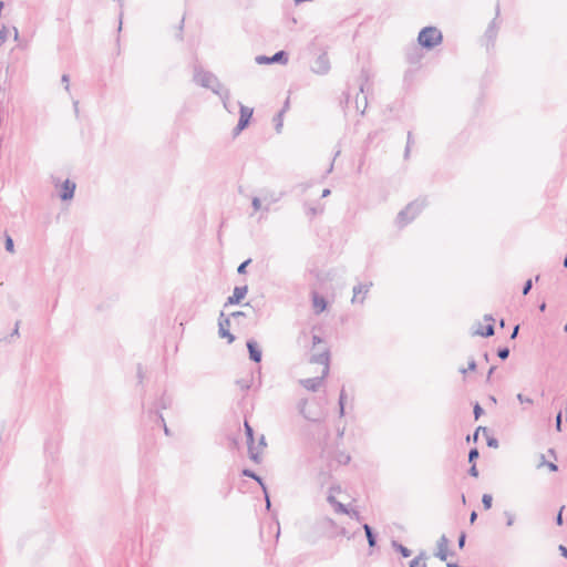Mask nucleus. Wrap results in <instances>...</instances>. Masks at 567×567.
I'll use <instances>...</instances> for the list:
<instances>
[{
	"instance_id": "nucleus-29",
	"label": "nucleus",
	"mask_w": 567,
	"mask_h": 567,
	"mask_svg": "<svg viewBox=\"0 0 567 567\" xmlns=\"http://www.w3.org/2000/svg\"><path fill=\"white\" fill-rule=\"evenodd\" d=\"M244 425H245V433L247 436V444L255 443L254 429L250 426V424L247 421H245Z\"/></svg>"
},
{
	"instance_id": "nucleus-51",
	"label": "nucleus",
	"mask_w": 567,
	"mask_h": 567,
	"mask_svg": "<svg viewBox=\"0 0 567 567\" xmlns=\"http://www.w3.org/2000/svg\"><path fill=\"white\" fill-rule=\"evenodd\" d=\"M7 34H8V31H7L6 27H3V28L0 30V45H1L2 43H4V42H6V40H7Z\"/></svg>"
},
{
	"instance_id": "nucleus-34",
	"label": "nucleus",
	"mask_w": 567,
	"mask_h": 567,
	"mask_svg": "<svg viewBox=\"0 0 567 567\" xmlns=\"http://www.w3.org/2000/svg\"><path fill=\"white\" fill-rule=\"evenodd\" d=\"M307 403H308V402H307V400H306V399L300 400V401H299V403H298V410H299V413H300L305 419H307V420H311V419L306 414V411H305Z\"/></svg>"
},
{
	"instance_id": "nucleus-45",
	"label": "nucleus",
	"mask_w": 567,
	"mask_h": 567,
	"mask_svg": "<svg viewBox=\"0 0 567 567\" xmlns=\"http://www.w3.org/2000/svg\"><path fill=\"white\" fill-rule=\"evenodd\" d=\"M237 384L241 388V390L247 391L250 389V382L248 380H238Z\"/></svg>"
},
{
	"instance_id": "nucleus-32",
	"label": "nucleus",
	"mask_w": 567,
	"mask_h": 567,
	"mask_svg": "<svg viewBox=\"0 0 567 567\" xmlns=\"http://www.w3.org/2000/svg\"><path fill=\"white\" fill-rule=\"evenodd\" d=\"M511 350L508 347H501L497 349V357L501 360H506L509 357Z\"/></svg>"
},
{
	"instance_id": "nucleus-62",
	"label": "nucleus",
	"mask_w": 567,
	"mask_h": 567,
	"mask_svg": "<svg viewBox=\"0 0 567 567\" xmlns=\"http://www.w3.org/2000/svg\"><path fill=\"white\" fill-rule=\"evenodd\" d=\"M558 549H559V551H560L561 556H564L565 558H567V547H566V546H564V545H559Z\"/></svg>"
},
{
	"instance_id": "nucleus-35",
	"label": "nucleus",
	"mask_w": 567,
	"mask_h": 567,
	"mask_svg": "<svg viewBox=\"0 0 567 567\" xmlns=\"http://www.w3.org/2000/svg\"><path fill=\"white\" fill-rule=\"evenodd\" d=\"M478 456H480V452L476 447H473L468 451V462L470 463H472V464L475 463L476 460L478 458Z\"/></svg>"
},
{
	"instance_id": "nucleus-20",
	"label": "nucleus",
	"mask_w": 567,
	"mask_h": 567,
	"mask_svg": "<svg viewBox=\"0 0 567 567\" xmlns=\"http://www.w3.org/2000/svg\"><path fill=\"white\" fill-rule=\"evenodd\" d=\"M363 529L370 548L377 546L378 535L369 524H363Z\"/></svg>"
},
{
	"instance_id": "nucleus-11",
	"label": "nucleus",
	"mask_w": 567,
	"mask_h": 567,
	"mask_svg": "<svg viewBox=\"0 0 567 567\" xmlns=\"http://www.w3.org/2000/svg\"><path fill=\"white\" fill-rule=\"evenodd\" d=\"M311 70L317 74H326L330 70V62L327 53H321L313 62Z\"/></svg>"
},
{
	"instance_id": "nucleus-19",
	"label": "nucleus",
	"mask_w": 567,
	"mask_h": 567,
	"mask_svg": "<svg viewBox=\"0 0 567 567\" xmlns=\"http://www.w3.org/2000/svg\"><path fill=\"white\" fill-rule=\"evenodd\" d=\"M311 300L317 313L323 312L328 307L327 299L316 291H312Z\"/></svg>"
},
{
	"instance_id": "nucleus-44",
	"label": "nucleus",
	"mask_w": 567,
	"mask_h": 567,
	"mask_svg": "<svg viewBox=\"0 0 567 567\" xmlns=\"http://www.w3.org/2000/svg\"><path fill=\"white\" fill-rule=\"evenodd\" d=\"M486 443H487V446H489V447H494V449L498 447V440L494 436L487 437Z\"/></svg>"
},
{
	"instance_id": "nucleus-5",
	"label": "nucleus",
	"mask_w": 567,
	"mask_h": 567,
	"mask_svg": "<svg viewBox=\"0 0 567 567\" xmlns=\"http://www.w3.org/2000/svg\"><path fill=\"white\" fill-rule=\"evenodd\" d=\"M237 104L239 105V120L233 131L234 136L239 135L245 128L248 127L254 114V109L245 106L240 102Z\"/></svg>"
},
{
	"instance_id": "nucleus-15",
	"label": "nucleus",
	"mask_w": 567,
	"mask_h": 567,
	"mask_svg": "<svg viewBox=\"0 0 567 567\" xmlns=\"http://www.w3.org/2000/svg\"><path fill=\"white\" fill-rule=\"evenodd\" d=\"M285 192H279V193H276L274 190H270V189H262L261 190V198L267 202L268 204H274V203H277L279 202L284 196H285ZM266 212L269 210V205H267L265 208H264Z\"/></svg>"
},
{
	"instance_id": "nucleus-21",
	"label": "nucleus",
	"mask_w": 567,
	"mask_h": 567,
	"mask_svg": "<svg viewBox=\"0 0 567 567\" xmlns=\"http://www.w3.org/2000/svg\"><path fill=\"white\" fill-rule=\"evenodd\" d=\"M327 501L328 503L333 506L334 511L339 514H350L348 507L340 503L339 501H337V498L333 496V495H328L327 497Z\"/></svg>"
},
{
	"instance_id": "nucleus-4",
	"label": "nucleus",
	"mask_w": 567,
	"mask_h": 567,
	"mask_svg": "<svg viewBox=\"0 0 567 567\" xmlns=\"http://www.w3.org/2000/svg\"><path fill=\"white\" fill-rule=\"evenodd\" d=\"M369 80H370V72L368 69L363 68L361 70L360 76H359V90H360V93L363 95L361 99H359V96H357V99H355L357 110H360V107L362 105L361 114L364 113V111L368 106V96L365 94V87H367Z\"/></svg>"
},
{
	"instance_id": "nucleus-54",
	"label": "nucleus",
	"mask_w": 567,
	"mask_h": 567,
	"mask_svg": "<svg viewBox=\"0 0 567 567\" xmlns=\"http://www.w3.org/2000/svg\"><path fill=\"white\" fill-rule=\"evenodd\" d=\"M183 28H184V19H182L179 25H178V32L176 34V38L178 40H183Z\"/></svg>"
},
{
	"instance_id": "nucleus-64",
	"label": "nucleus",
	"mask_w": 567,
	"mask_h": 567,
	"mask_svg": "<svg viewBox=\"0 0 567 567\" xmlns=\"http://www.w3.org/2000/svg\"><path fill=\"white\" fill-rule=\"evenodd\" d=\"M318 210L317 208L315 207H310L308 210H307V214L310 215V216H315L317 215Z\"/></svg>"
},
{
	"instance_id": "nucleus-59",
	"label": "nucleus",
	"mask_w": 567,
	"mask_h": 567,
	"mask_svg": "<svg viewBox=\"0 0 567 567\" xmlns=\"http://www.w3.org/2000/svg\"><path fill=\"white\" fill-rule=\"evenodd\" d=\"M481 430H482L484 433L487 431V429H486V427L478 426V427L476 429V431L474 432V434H473V439H474V441H476V440H477V435H478V432H480Z\"/></svg>"
},
{
	"instance_id": "nucleus-52",
	"label": "nucleus",
	"mask_w": 567,
	"mask_h": 567,
	"mask_svg": "<svg viewBox=\"0 0 567 567\" xmlns=\"http://www.w3.org/2000/svg\"><path fill=\"white\" fill-rule=\"evenodd\" d=\"M555 425L557 431H561V412L556 415Z\"/></svg>"
},
{
	"instance_id": "nucleus-26",
	"label": "nucleus",
	"mask_w": 567,
	"mask_h": 567,
	"mask_svg": "<svg viewBox=\"0 0 567 567\" xmlns=\"http://www.w3.org/2000/svg\"><path fill=\"white\" fill-rule=\"evenodd\" d=\"M147 414H148L150 419L154 417V421L156 423L161 424L162 426H164V424H166L163 414L161 412H158L157 410L148 409Z\"/></svg>"
},
{
	"instance_id": "nucleus-1",
	"label": "nucleus",
	"mask_w": 567,
	"mask_h": 567,
	"mask_svg": "<svg viewBox=\"0 0 567 567\" xmlns=\"http://www.w3.org/2000/svg\"><path fill=\"white\" fill-rule=\"evenodd\" d=\"M193 81L205 89H209L213 93L218 95L223 101L224 107H227V101L230 96L228 89H225L219 82L218 78L210 71L204 70L200 65H194Z\"/></svg>"
},
{
	"instance_id": "nucleus-41",
	"label": "nucleus",
	"mask_w": 567,
	"mask_h": 567,
	"mask_svg": "<svg viewBox=\"0 0 567 567\" xmlns=\"http://www.w3.org/2000/svg\"><path fill=\"white\" fill-rule=\"evenodd\" d=\"M251 206H252L255 212L261 209V199L259 197H252Z\"/></svg>"
},
{
	"instance_id": "nucleus-33",
	"label": "nucleus",
	"mask_w": 567,
	"mask_h": 567,
	"mask_svg": "<svg viewBox=\"0 0 567 567\" xmlns=\"http://www.w3.org/2000/svg\"><path fill=\"white\" fill-rule=\"evenodd\" d=\"M412 143H413L412 132H408L406 146L404 150V158L405 159L409 158Z\"/></svg>"
},
{
	"instance_id": "nucleus-8",
	"label": "nucleus",
	"mask_w": 567,
	"mask_h": 567,
	"mask_svg": "<svg viewBox=\"0 0 567 567\" xmlns=\"http://www.w3.org/2000/svg\"><path fill=\"white\" fill-rule=\"evenodd\" d=\"M241 475L246 476V477H249V478H252L254 481H256L260 485V487L262 489V493H264L265 502H266V508L270 509V506H271L270 496H269L268 488H267L262 477L259 476L256 472H254L250 468H244L241 471Z\"/></svg>"
},
{
	"instance_id": "nucleus-30",
	"label": "nucleus",
	"mask_w": 567,
	"mask_h": 567,
	"mask_svg": "<svg viewBox=\"0 0 567 567\" xmlns=\"http://www.w3.org/2000/svg\"><path fill=\"white\" fill-rule=\"evenodd\" d=\"M4 248L8 252H14V243L10 235L6 233L4 235Z\"/></svg>"
},
{
	"instance_id": "nucleus-48",
	"label": "nucleus",
	"mask_w": 567,
	"mask_h": 567,
	"mask_svg": "<svg viewBox=\"0 0 567 567\" xmlns=\"http://www.w3.org/2000/svg\"><path fill=\"white\" fill-rule=\"evenodd\" d=\"M285 112V110H281L278 114H277V123H276V131L277 132H280V128L282 126V122H281V115L282 113Z\"/></svg>"
},
{
	"instance_id": "nucleus-6",
	"label": "nucleus",
	"mask_w": 567,
	"mask_h": 567,
	"mask_svg": "<svg viewBox=\"0 0 567 567\" xmlns=\"http://www.w3.org/2000/svg\"><path fill=\"white\" fill-rule=\"evenodd\" d=\"M499 11H501L499 4L497 3L496 4V17L491 21V23L488 24V27L485 31V34H484V38L486 40V49L487 50H489L491 48L494 47L497 33H498V25L496 23V19L499 16Z\"/></svg>"
},
{
	"instance_id": "nucleus-47",
	"label": "nucleus",
	"mask_w": 567,
	"mask_h": 567,
	"mask_svg": "<svg viewBox=\"0 0 567 567\" xmlns=\"http://www.w3.org/2000/svg\"><path fill=\"white\" fill-rule=\"evenodd\" d=\"M426 563L422 561L420 563L417 559L413 558L410 564H409V567H426Z\"/></svg>"
},
{
	"instance_id": "nucleus-10",
	"label": "nucleus",
	"mask_w": 567,
	"mask_h": 567,
	"mask_svg": "<svg viewBox=\"0 0 567 567\" xmlns=\"http://www.w3.org/2000/svg\"><path fill=\"white\" fill-rule=\"evenodd\" d=\"M311 363L322 364L323 368V377H327L329 373V364H330V351L329 349H324L323 351L319 353H313L310 357Z\"/></svg>"
},
{
	"instance_id": "nucleus-38",
	"label": "nucleus",
	"mask_w": 567,
	"mask_h": 567,
	"mask_svg": "<svg viewBox=\"0 0 567 567\" xmlns=\"http://www.w3.org/2000/svg\"><path fill=\"white\" fill-rule=\"evenodd\" d=\"M533 288V279H527L523 286V295L526 296L529 293V291L532 290Z\"/></svg>"
},
{
	"instance_id": "nucleus-37",
	"label": "nucleus",
	"mask_w": 567,
	"mask_h": 567,
	"mask_svg": "<svg viewBox=\"0 0 567 567\" xmlns=\"http://www.w3.org/2000/svg\"><path fill=\"white\" fill-rule=\"evenodd\" d=\"M19 323H20L19 321H17V322H16V327H14V329H13L12 333H11V334H9V336H7V337L3 339V341H6V342H10V341H11V338H13V337H16V336H19ZM1 342H2V340L0 339V343H1Z\"/></svg>"
},
{
	"instance_id": "nucleus-24",
	"label": "nucleus",
	"mask_w": 567,
	"mask_h": 567,
	"mask_svg": "<svg viewBox=\"0 0 567 567\" xmlns=\"http://www.w3.org/2000/svg\"><path fill=\"white\" fill-rule=\"evenodd\" d=\"M422 59V54L417 48H412L406 52V60L411 64H416Z\"/></svg>"
},
{
	"instance_id": "nucleus-49",
	"label": "nucleus",
	"mask_w": 567,
	"mask_h": 567,
	"mask_svg": "<svg viewBox=\"0 0 567 567\" xmlns=\"http://www.w3.org/2000/svg\"><path fill=\"white\" fill-rule=\"evenodd\" d=\"M517 400L520 402V403H528V404H533V400L523 395L522 393H518L517 394Z\"/></svg>"
},
{
	"instance_id": "nucleus-50",
	"label": "nucleus",
	"mask_w": 567,
	"mask_h": 567,
	"mask_svg": "<svg viewBox=\"0 0 567 567\" xmlns=\"http://www.w3.org/2000/svg\"><path fill=\"white\" fill-rule=\"evenodd\" d=\"M230 317L235 320H239L240 318H246V313L243 311H234L230 313Z\"/></svg>"
},
{
	"instance_id": "nucleus-9",
	"label": "nucleus",
	"mask_w": 567,
	"mask_h": 567,
	"mask_svg": "<svg viewBox=\"0 0 567 567\" xmlns=\"http://www.w3.org/2000/svg\"><path fill=\"white\" fill-rule=\"evenodd\" d=\"M230 320L229 317H226L221 311L218 318V334L220 338L227 339L228 343H233L235 341V336L229 331Z\"/></svg>"
},
{
	"instance_id": "nucleus-25",
	"label": "nucleus",
	"mask_w": 567,
	"mask_h": 567,
	"mask_svg": "<svg viewBox=\"0 0 567 567\" xmlns=\"http://www.w3.org/2000/svg\"><path fill=\"white\" fill-rule=\"evenodd\" d=\"M392 547L395 551L400 553L402 557L408 558L411 556L412 551L405 547L404 545L400 544L396 540L392 542Z\"/></svg>"
},
{
	"instance_id": "nucleus-57",
	"label": "nucleus",
	"mask_w": 567,
	"mask_h": 567,
	"mask_svg": "<svg viewBox=\"0 0 567 567\" xmlns=\"http://www.w3.org/2000/svg\"><path fill=\"white\" fill-rule=\"evenodd\" d=\"M61 81L62 83L65 84V90L69 91V82H70V76L68 74H63L62 78H61Z\"/></svg>"
},
{
	"instance_id": "nucleus-14",
	"label": "nucleus",
	"mask_w": 567,
	"mask_h": 567,
	"mask_svg": "<svg viewBox=\"0 0 567 567\" xmlns=\"http://www.w3.org/2000/svg\"><path fill=\"white\" fill-rule=\"evenodd\" d=\"M75 187L76 186L74 182L65 179L61 185V190L59 194L60 198L64 202L72 199L74 197Z\"/></svg>"
},
{
	"instance_id": "nucleus-53",
	"label": "nucleus",
	"mask_w": 567,
	"mask_h": 567,
	"mask_svg": "<svg viewBox=\"0 0 567 567\" xmlns=\"http://www.w3.org/2000/svg\"><path fill=\"white\" fill-rule=\"evenodd\" d=\"M415 559H417L420 563L424 561L426 563V559H427V555L424 550H421L419 553V555L416 557H414Z\"/></svg>"
},
{
	"instance_id": "nucleus-43",
	"label": "nucleus",
	"mask_w": 567,
	"mask_h": 567,
	"mask_svg": "<svg viewBox=\"0 0 567 567\" xmlns=\"http://www.w3.org/2000/svg\"><path fill=\"white\" fill-rule=\"evenodd\" d=\"M565 506H561L560 509L558 511L557 515H556V518H555V522L558 526H561L564 524V519H563V511H564Z\"/></svg>"
},
{
	"instance_id": "nucleus-58",
	"label": "nucleus",
	"mask_w": 567,
	"mask_h": 567,
	"mask_svg": "<svg viewBox=\"0 0 567 567\" xmlns=\"http://www.w3.org/2000/svg\"><path fill=\"white\" fill-rule=\"evenodd\" d=\"M546 466L548 467V470H549L550 472H557V471H558V466H557V464H555V463H553V462H547V463H546Z\"/></svg>"
},
{
	"instance_id": "nucleus-56",
	"label": "nucleus",
	"mask_w": 567,
	"mask_h": 567,
	"mask_svg": "<svg viewBox=\"0 0 567 567\" xmlns=\"http://www.w3.org/2000/svg\"><path fill=\"white\" fill-rule=\"evenodd\" d=\"M477 368V364H476V361L472 358L470 361H468V367H467V370L468 371H475Z\"/></svg>"
},
{
	"instance_id": "nucleus-42",
	"label": "nucleus",
	"mask_w": 567,
	"mask_h": 567,
	"mask_svg": "<svg viewBox=\"0 0 567 567\" xmlns=\"http://www.w3.org/2000/svg\"><path fill=\"white\" fill-rule=\"evenodd\" d=\"M465 543H466V534H465V532H462L457 539L458 548L463 549L465 546Z\"/></svg>"
},
{
	"instance_id": "nucleus-23",
	"label": "nucleus",
	"mask_w": 567,
	"mask_h": 567,
	"mask_svg": "<svg viewBox=\"0 0 567 567\" xmlns=\"http://www.w3.org/2000/svg\"><path fill=\"white\" fill-rule=\"evenodd\" d=\"M495 333V328L493 323H487L484 326L483 330H473V336H481L484 338H489Z\"/></svg>"
},
{
	"instance_id": "nucleus-3",
	"label": "nucleus",
	"mask_w": 567,
	"mask_h": 567,
	"mask_svg": "<svg viewBox=\"0 0 567 567\" xmlns=\"http://www.w3.org/2000/svg\"><path fill=\"white\" fill-rule=\"evenodd\" d=\"M419 44L425 50H432L443 42V34L436 27H424L417 35Z\"/></svg>"
},
{
	"instance_id": "nucleus-18",
	"label": "nucleus",
	"mask_w": 567,
	"mask_h": 567,
	"mask_svg": "<svg viewBox=\"0 0 567 567\" xmlns=\"http://www.w3.org/2000/svg\"><path fill=\"white\" fill-rule=\"evenodd\" d=\"M326 377L320 375L316 378H308L300 381L303 388H306L309 391L316 392L321 386L323 380Z\"/></svg>"
},
{
	"instance_id": "nucleus-17",
	"label": "nucleus",
	"mask_w": 567,
	"mask_h": 567,
	"mask_svg": "<svg viewBox=\"0 0 567 567\" xmlns=\"http://www.w3.org/2000/svg\"><path fill=\"white\" fill-rule=\"evenodd\" d=\"M173 399L171 395L166 394L164 392L153 404L150 409L157 410L158 412L161 410H166L172 406Z\"/></svg>"
},
{
	"instance_id": "nucleus-61",
	"label": "nucleus",
	"mask_w": 567,
	"mask_h": 567,
	"mask_svg": "<svg viewBox=\"0 0 567 567\" xmlns=\"http://www.w3.org/2000/svg\"><path fill=\"white\" fill-rule=\"evenodd\" d=\"M518 331H519V326L517 324V326H515V327H514V329H513V331H512V333H511V339H512V340H513V339H515V338L517 337Z\"/></svg>"
},
{
	"instance_id": "nucleus-27",
	"label": "nucleus",
	"mask_w": 567,
	"mask_h": 567,
	"mask_svg": "<svg viewBox=\"0 0 567 567\" xmlns=\"http://www.w3.org/2000/svg\"><path fill=\"white\" fill-rule=\"evenodd\" d=\"M248 455H249V458L259 464L261 462V457L259 455V452L256 450L254 443H248Z\"/></svg>"
},
{
	"instance_id": "nucleus-55",
	"label": "nucleus",
	"mask_w": 567,
	"mask_h": 567,
	"mask_svg": "<svg viewBox=\"0 0 567 567\" xmlns=\"http://www.w3.org/2000/svg\"><path fill=\"white\" fill-rule=\"evenodd\" d=\"M137 378H138V382L142 383L143 379H144V372H143V368L141 364L137 365Z\"/></svg>"
},
{
	"instance_id": "nucleus-12",
	"label": "nucleus",
	"mask_w": 567,
	"mask_h": 567,
	"mask_svg": "<svg viewBox=\"0 0 567 567\" xmlns=\"http://www.w3.org/2000/svg\"><path fill=\"white\" fill-rule=\"evenodd\" d=\"M248 292L247 286H236L234 288L233 295L229 296L224 305V307H228L231 305H238L241 302V300L246 297Z\"/></svg>"
},
{
	"instance_id": "nucleus-2",
	"label": "nucleus",
	"mask_w": 567,
	"mask_h": 567,
	"mask_svg": "<svg viewBox=\"0 0 567 567\" xmlns=\"http://www.w3.org/2000/svg\"><path fill=\"white\" fill-rule=\"evenodd\" d=\"M427 205L426 198H417L409 203L402 210L399 212L395 224L399 228H403L413 221L416 216Z\"/></svg>"
},
{
	"instance_id": "nucleus-31",
	"label": "nucleus",
	"mask_w": 567,
	"mask_h": 567,
	"mask_svg": "<svg viewBox=\"0 0 567 567\" xmlns=\"http://www.w3.org/2000/svg\"><path fill=\"white\" fill-rule=\"evenodd\" d=\"M482 504L484 509H489L493 505V496L491 494H483Z\"/></svg>"
},
{
	"instance_id": "nucleus-16",
	"label": "nucleus",
	"mask_w": 567,
	"mask_h": 567,
	"mask_svg": "<svg viewBox=\"0 0 567 567\" xmlns=\"http://www.w3.org/2000/svg\"><path fill=\"white\" fill-rule=\"evenodd\" d=\"M437 550L435 553V556L442 560L445 561L447 559V556L451 555L447 550L449 539L445 535H442L437 540Z\"/></svg>"
},
{
	"instance_id": "nucleus-22",
	"label": "nucleus",
	"mask_w": 567,
	"mask_h": 567,
	"mask_svg": "<svg viewBox=\"0 0 567 567\" xmlns=\"http://www.w3.org/2000/svg\"><path fill=\"white\" fill-rule=\"evenodd\" d=\"M370 285H367V284H358L357 286L353 287V297H352V302H360L362 303L363 302V298L362 299H358V295L360 293H368L369 289H370Z\"/></svg>"
},
{
	"instance_id": "nucleus-36",
	"label": "nucleus",
	"mask_w": 567,
	"mask_h": 567,
	"mask_svg": "<svg viewBox=\"0 0 567 567\" xmlns=\"http://www.w3.org/2000/svg\"><path fill=\"white\" fill-rule=\"evenodd\" d=\"M473 414L475 420H478L484 414V410L478 402H476L473 406Z\"/></svg>"
},
{
	"instance_id": "nucleus-60",
	"label": "nucleus",
	"mask_w": 567,
	"mask_h": 567,
	"mask_svg": "<svg viewBox=\"0 0 567 567\" xmlns=\"http://www.w3.org/2000/svg\"><path fill=\"white\" fill-rule=\"evenodd\" d=\"M321 342H322V339L319 336H317V334L312 336V344H313V347L317 346L318 343H321Z\"/></svg>"
},
{
	"instance_id": "nucleus-7",
	"label": "nucleus",
	"mask_w": 567,
	"mask_h": 567,
	"mask_svg": "<svg viewBox=\"0 0 567 567\" xmlns=\"http://www.w3.org/2000/svg\"><path fill=\"white\" fill-rule=\"evenodd\" d=\"M289 60V55L286 51L280 50L272 54L271 56L267 55H257L256 62L258 64H272V63H279V64H286Z\"/></svg>"
},
{
	"instance_id": "nucleus-13",
	"label": "nucleus",
	"mask_w": 567,
	"mask_h": 567,
	"mask_svg": "<svg viewBox=\"0 0 567 567\" xmlns=\"http://www.w3.org/2000/svg\"><path fill=\"white\" fill-rule=\"evenodd\" d=\"M246 347L248 350L249 359L255 363H259L262 359V351L258 342L255 339H248Z\"/></svg>"
},
{
	"instance_id": "nucleus-46",
	"label": "nucleus",
	"mask_w": 567,
	"mask_h": 567,
	"mask_svg": "<svg viewBox=\"0 0 567 567\" xmlns=\"http://www.w3.org/2000/svg\"><path fill=\"white\" fill-rule=\"evenodd\" d=\"M478 470L476 467V464L473 463L472 466L468 468V475L472 477H478Z\"/></svg>"
},
{
	"instance_id": "nucleus-39",
	"label": "nucleus",
	"mask_w": 567,
	"mask_h": 567,
	"mask_svg": "<svg viewBox=\"0 0 567 567\" xmlns=\"http://www.w3.org/2000/svg\"><path fill=\"white\" fill-rule=\"evenodd\" d=\"M250 262H251V259H247V260L243 261V262L238 266V268H237V272H238L239 275H244V274H246V268H247V266H248Z\"/></svg>"
},
{
	"instance_id": "nucleus-63",
	"label": "nucleus",
	"mask_w": 567,
	"mask_h": 567,
	"mask_svg": "<svg viewBox=\"0 0 567 567\" xmlns=\"http://www.w3.org/2000/svg\"><path fill=\"white\" fill-rule=\"evenodd\" d=\"M477 518V513L473 511L470 515V523L473 524Z\"/></svg>"
},
{
	"instance_id": "nucleus-40",
	"label": "nucleus",
	"mask_w": 567,
	"mask_h": 567,
	"mask_svg": "<svg viewBox=\"0 0 567 567\" xmlns=\"http://www.w3.org/2000/svg\"><path fill=\"white\" fill-rule=\"evenodd\" d=\"M504 515L506 516V525L508 527L513 526L514 522H515V515L508 511L504 512Z\"/></svg>"
},
{
	"instance_id": "nucleus-28",
	"label": "nucleus",
	"mask_w": 567,
	"mask_h": 567,
	"mask_svg": "<svg viewBox=\"0 0 567 567\" xmlns=\"http://www.w3.org/2000/svg\"><path fill=\"white\" fill-rule=\"evenodd\" d=\"M346 399H347V395H346V390H344V386H342L341 391H340V395H339V415L340 417H342L344 415V404H346Z\"/></svg>"
}]
</instances>
